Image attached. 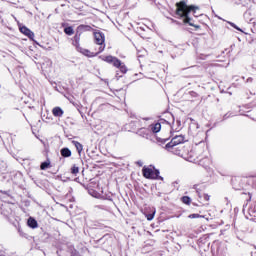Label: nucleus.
<instances>
[{
  "label": "nucleus",
  "instance_id": "nucleus-1",
  "mask_svg": "<svg viewBox=\"0 0 256 256\" xmlns=\"http://www.w3.org/2000/svg\"><path fill=\"white\" fill-rule=\"evenodd\" d=\"M165 149L169 153H173V155L185 157L191 163H198V165L202 167L207 168L211 165V158L207 155L205 145H185V136L183 135L173 137L171 141L165 145Z\"/></svg>",
  "mask_w": 256,
  "mask_h": 256
},
{
  "label": "nucleus",
  "instance_id": "nucleus-2",
  "mask_svg": "<svg viewBox=\"0 0 256 256\" xmlns=\"http://www.w3.org/2000/svg\"><path fill=\"white\" fill-rule=\"evenodd\" d=\"M176 11L175 14L180 17V19H183L184 25H189L190 27H194L195 31H199L201 29L200 25L193 24L191 22V17H189V13H197L199 11V6L196 5H187V2L185 0H181L180 2H177L175 4Z\"/></svg>",
  "mask_w": 256,
  "mask_h": 256
},
{
  "label": "nucleus",
  "instance_id": "nucleus-3",
  "mask_svg": "<svg viewBox=\"0 0 256 256\" xmlns=\"http://www.w3.org/2000/svg\"><path fill=\"white\" fill-rule=\"evenodd\" d=\"M102 61H105V63H108L109 65H113L116 69H119L120 73L125 75L129 69L127 68V65L124 64L123 61L119 60V58L115 56H103L101 57Z\"/></svg>",
  "mask_w": 256,
  "mask_h": 256
},
{
  "label": "nucleus",
  "instance_id": "nucleus-4",
  "mask_svg": "<svg viewBox=\"0 0 256 256\" xmlns=\"http://www.w3.org/2000/svg\"><path fill=\"white\" fill-rule=\"evenodd\" d=\"M142 175L145 179H158L159 178V170L155 169V167H147L144 166L142 168Z\"/></svg>",
  "mask_w": 256,
  "mask_h": 256
},
{
  "label": "nucleus",
  "instance_id": "nucleus-5",
  "mask_svg": "<svg viewBox=\"0 0 256 256\" xmlns=\"http://www.w3.org/2000/svg\"><path fill=\"white\" fill-rule=\"evenodd\" d=\"M94 41L96 45H100L98 53H103L105 51V34L103 32H95Z\"/></svg>",
  "mask_w": 256,
  "mask_h": 256
},
{
  "label": "nucleus",
  "instance_id": "nucleus-6",
  "mask_svg": "<svg viewBox=\"0 0 256 256\" xmlns=\"http://www.w3.org/2000/svg\"><path fill=\"white\" fill-rule=\"evenodd\" d=\"M19 31H20V33H22L29 39H33V37H35V33H33V31H31V29L27 28V26H21L19 28Z\"/></svg>",
  "mask_w": 256,
  "mask_h": 256
},
{
  "label": "nucleus",
  "instance_id": "nucleus-7",
  "mask_svg": "<svg viewBox=\"0 0 256 256\" xmlns=\"http://www.w3.org/2000/svg\"><path fill=\"white\" fill-rule=\"evenodd\" d=\"M193 189L196 190V193H198V197L201 199V197L204 199V201H210L211 196H209V194H203L201 196V189H199V184H195L193 186Z\"/></svg>",
  "mask_w": 256,
  "mask_h": 256
},
{
  "label": "nucleus",
  "instance_id": "nucleus-8",
  "mask_svg": "<svg viewBox=\"0 0 256 256\" xmlns=\"http://www.w3.org/2000/svg\"><path fill=\"white\" fill-rule=\"evenodd\" d=\"M65 111H63V109L59 106H56L52 109V115L54 117H63Z\"/></svg>",
  "mask_w": 256,
  "mask_h": 256
},
{
  "label": "nucleus",
  "instance_id": "nucleus-9",
  "mask_svg": "<svg viewBox=\"0 0 256 256\" xmlns=\"http://www.w3.org/2000/svg\"><path fill=\"white\" fill-rule=\"evenodd\" d=\"M27 225L30 227V229H37V227H39V223H37V220H35L33 217L28 218Z\"/></svg>",
  "mask_w": 256,
  "mask_h": 256
},
{
  "label": "nucleus",
  "instance_id": "nucleus-10",
  "mask_svg": "<svg viewBox=\"0 0 256 256\" xmlns=\"http://www.w3.org/2000/svg\"><path fill=\"white\" fill-rule=\"evenodd\" d=\"M77 31L85 33L86 31H93V28L90 25L81 24L77 27Z\"/></svg>",
  "mask_w": 256,
  "mask_h": 256
},
{
  "label": "nucleus",
  "instance_id": "nucleus-11",
  "mask_svg": "<svg viewBox=\"0 0 256 256\" xmlns=\"http://www.w3.org/2000/svg\"><path fill=\"white\" fill-rule=\"evenodd\" d=\"M99 53L100 52H96V53L91 52L90 50H87V49H82L81 50V54L85 55L86 57H97Z\"/></svg>",
  "mask_w": 256,
  "mask_h": 256
},
{
  "label": "nucleus",
  "instance_id": "nucleus-12",
  "mask_svg": "<svg viewBox=\"0 0 256 256\" xmlns=\"http://www.w3.org/2000/svg\"><path fill=\"white\" fill-rule=\"evenodd\" d=\"M150 129L152 133H159L161 131V122L151 124Z\"/></svg>",
  "mask_w": 256,
  "mask_h": 256
},
{
  "label": "nucleus",
  "instance_id": "nucleus-13",
  "mask_svg": "<svg viewBox=\"0 0 256 256\" xmlns=\"http://www.w3.org/2000/svg\"><path fill=\"white\" fill-rule=\"evenodd\" d=\"M41 171H45L46 169H51V160L42 162L40 165Z\"/></svg>",
  "mask_w": 256,
  "mask_h": 256
},
{
  "label": "nucleus",
  "instance_id": "nucleus-14",
  "mask_svg": "<svg viewBox=\"0 0 256 256\" xmlns=\"http://www.w3.org/2000/svg\"><path fill=\"white\" fill-rule=\"evenodd\" d=\"M72 143L76 147V150L79 153V155H81V153L83 152V144H81L78 141H73Z\"/></svg>",
  "mask_w": 256,
  "mask_h": 256
},
{
  "label": "nucleus",
  "instance_id": "nucleus-15",
  "mask_svg": "<svg viewBox=\"0 0 256 256\" xmlns=\"http://www.w3.org/2000/svg\"><path fill=\"white\" fill-rule=\"evenodd\" d=\"M60 153L62 157H71V150L69 148H62Z\"/></svg>",
  "mask_w": 256,
  "mask_h": 256
},
{
  "label": "nucleus",
  "instance_id": "nucleus-16",
  "mask_svg": "<svg viewBox=\"0 0 256 256\" xmlns=\"http://www.w3.org/2000/svg\"><path fill=\"white\" fill-rule=\"evenodd\" d=\"M180 201L184 204V205H191V197L189 196H182L180 198Z\"/></svg>",
  "mask_w": 256,
  "mask_h": 256
},
{
  "label": "nucleus",
  "instance_id": "nucleus-17",
  "mask_svg": "<svg viewBox=\"0 0 256 256\" xmlns=\"http://www.w3.org/2000/svg\"><path fill=\"white\" fill-rule=\"evenodd\" d=\"M64 33L66 35H74L75 30H73V26H68V27L64 28Z\"/></svg>",
  "mask_w": 256,
  "mask_h": 256
},
{
  "label": "nucleus",
  "instance_id": "nucleus-18",
  "mask_svg": "<svg viewBox=\"0 0 256 256\" xmlns=\"http://www.w3.org/2000/svg\"><path fill=\"white\" fill-rule=\"evenodd\" d=\"M79 41H81V32L76 31V34L74 36V43L75 45H79Z\"/></svg>",
  "mask_w": 256,
  "mask_h": 256
},
{
  "label": "nucleus",
  "instance_id": "nucleus-19",
  "mask_svg": "<svg viewBox=\"0 0 256 256\" xmlns=\"http://www.w3.org/2000/svg\"><path fill=\"white\" fill-rule=\"evenodd\" d=\"M71 175H77L79 173V166L77 164H74L70 169Z\"/></svg>",
  "mask_w": 256,
  "mask_h": 256
},
{
  "label": "nucleus",
  "instance_id": "nucleus-20",
  "mask_svg": "<svg viewBox=\"0 0 256 256\" xmlns=\"http://www.w3.org/2000/svg\"><path fill=\"white\" fill-rule=\"evenodd\" d=\"M89 194L92 195V197H96V198L101 197V194L99 192H97L96 190H93V189L89 190Z\"/></svg>",
  "mask_w": 256,
  "mask_h": 256
},
{
  "label": "nucleus",
  "instance_id": "nucleus-21",
  "mask_svg": "<svg viewBox=\"0 0 256 256\" xmlns=\"http://www.w3.org/2000/svg\"><path fill=\"white\" fill-rule=\"evenodd\" d=\"M170 137H171V135H168L167 137H164V138L159 137V138H158V141H159L160 143H165V142L169 141V138H170Z\"/></svg>",
  "mask_w": 256,
  "mask_h": 256
},
{
  "label": "nucleus",
  "instance_id": "nucleus-22",
  "mask_svg": "<svg viewBox=\"0 0 256 256\" xmlns=\"http://www.w3.org/2000/svg\"><path fill=\"white\" fill-rule=\"evenodd\" d=\"M188 217L189 219H199L203 216H201L200 214H190Z\"/></svg>",
  "mask_w": 256,
  "mask_h": 256
},
{
  "label": "nucleus",
  "instance_id": "nucleus-23",
  "mask_svg": "<svg viewBox=\"0 0 256 256\" xmlns=\"http://www.w3.org/2000/svg\"><path fill=\"white\" fill-rule=\"evenodd\" d=\"M154 217H155V214H148L147 215V220L148 221H153Z\"/></svg>",
  "mask_w": 256,
  "mask_h": 256
},
{
  "label": "nucleus",
  "instance_id": "nucleus-24",
  "mask_svg": "<svg viewBox=\"0 0 256 256\" xmlns=\"http://www.w3.org/2000/svg\"><path fill=\"white\" fill-rule=\"evenodd\" d=\"M232 27H233L234 29H236L237 31H242L241 28L237 27V25H235V24H232Z\"/></svg>",
  "mask_w": 256,
  "mask_h": 256
},
{
  "label": "nucleus",
  "instance_id": "nucleus-25",
  "mask_svg": "<svg viewBox=\"0 0 256 256\" xmlns=\"http://www.w3.org/2000/svg\"><path fill=\"white\" fill-rule=\"evenodd\" d=\"M136 164L138 167H143V162H141V161L136 162Z\"/></svg>",
  "mask_w": 256,
  "mask_h": 256
},
{
  "label": "nucleus",
  "instance_id": "nucleus-26",
  "mask_svg": "<svg viewBox=\"0 0 256 256\" xmlns=\"http://www.w3.org/2000/svg\"><path fill=\"white\" fill-rule=\"evenodd\" d=\"M169 133H171V126H169Z\"/></svg>",
  "mask_w": 256,
  "mask_h": 256
},
{
  "label": "nucleus",
  "instance_id": "nucleus-27",
  "mask_svg": "<svg viewBox=\"0 0 256 256\" xmlns=\"http://www.w3.org/2000/svg\"><path fill=\"white\" fill-rule=\"evenodd\" d=\"M249 199L251 200V194L249 193Z\"/></svg>",
  "mask_w": 256,
  "mask_h": 256
},
{
  "label": "nucleus",
  "instance_id": "nucleus-28",
  "mask_svg": "<svg viewBox=\"0 0 256 256\" xmlns=\"http://www.w3.org/2000/svg\"><path fill=\"white\" fill-rule=\"evenodd\" d=\"M193 205L197 206V204H195V203Z\"/></svg>",
  "mask_w": 256,
  "mask_h": 256
}]
</instances>
